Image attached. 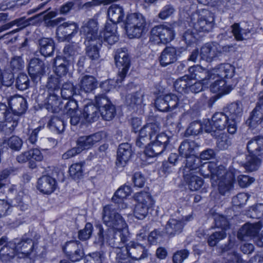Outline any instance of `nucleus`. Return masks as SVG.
<instances>
[{
	"label": "nucleus",
	"instance_id": "11",
	"mask_svg": "<svg viewBox=\"0 0 263 263\" xmlns=\"http://www.w3.org/2000/svg\"><path fill=\"white\" fill-rule=\"evenodd\" d=\"M230 119L223 112H217L215 114L212 118V121L210 123L211 127H204L206 133H211L213 136H217L218 134L223 133V130L227 127L228 128V122Z\"/></svg>",
	"mask_w": 263,
	"mask_h": 263
},
{
	"label": "nucleus",
	"instance_id": "23",
	"mask_svg": "<svg viewBox=\"0 0 263 263\" xmlns=\"http://www.w3.org/2000/svg\"><path fill=\"white\" fill-rule=\"evenodd\" d=\"M117 25L107 22L103 32L100 33L99 37L108 44L112 45L118 41L119 36L117 31Z\"/></svg>",
	"mask_w": 263,
	"mask_h": 263
},
{
	"label": "nucleus",
	"instance_id": "46",
	"mask_svg": "<svg viewBox=\"0 0 263 263\" xmlns=\"http://www.w3.org/2000/svg\"><path fill=\"white\" fill-rule=\"evenodd\" d=\"M232 28L233 35L237 41L247 39L250 33L249 29H242L238 24H234L232 25Z\"/></svg>",
	"mask_w": 263,
	"mask_h": 263
},
{
	"label": "nucleus",
	"instance_id": "63",
	"mask_svg": "<svg viewBox=\"0 0 263 263\" xmlns=\"http://www.w3.org/2000/svg\"><path fill=\"white\" fill-rule=\"evenodd\" d=\"M249 197L247 194L242 193L238 194L236 197L233 198V202L236 205H241L246 203Z\"/></svg>",
	"mask_w": 263,
	"mask_h": 263
},
{
	"label": "nucleus",
	"instance_id": "53",
	"mask_svg": "<svg viewBox=\"0 0 263 263\" xmlns=\"http://www.w3.org/2000/svg\"><path fill=\"white\" fill-rule=\"evenodd\" d=\"M92 229V225L90 223H87L84 229L79 232V238L83 240L89 239L91 235Z\"/></svg>",
	"mask_w": 263,
	"mask_h": 263
},
{
	"label": "nucleus",
	"instance_id": "9",
	"mask_svg": "<svg viewBox=\"0 0 263 263\" xmlns=\"http://www.w3.org/2000/svg\"><path fill=\"white\" fill-rule=\"evenodd\" d=\"M215 221L218 230L213 232L208 239L210 246H215L220 240L224 239L226 237V231L229 228L226 218L221 215H215Z\"/></svg>",
	"mask_w": 263,
	"mask_h": 263
},
{
	"label": "nucleus",
	"instance_id": "7",
	"mask_svg": "<svg viewBox=\"0 0 263 263\" xmlns=\"http://www.w3.org/2000/svg\"><path fill=\"white\" fill-rule=\"evenodd\" d=\"M221 52L219 46L215 43H206L200 48V54L199 51L194 50L192 52L189 60L196 62L198 57L201 60L211 62L215 60L220 55Z\"/></svg>",
	"mask_w": 263,
	"mask_h": 263
},
{
	"label": "nucleus",
	"instance_id": "36",
	"mask_svg": "<svg viewBox=\"0 0 263 263\" xmlns=\"http://www.w3.org/2000/svg\"><path fill=\"white\" fill-rule=\"evenodd\" d=\"M247 148L251 155H259L263 153V137H258L250 140Z\"/></svg>",
	"mask_w": 263,
	"mask_h": 263
},
{
	"label": "nucleus",
	"instance_id": "43",
	"mask_svg": "<svg viewBox=\"0 0 263 263\" xmlns=\"http://www.w3.org/2000/svg\"><path fill=\"white\" fill-rule=\"evenodd\" d=\"M146 147L145 154L148 157H155L160 154L164 149V146L160 145L154 140Z\"/></svg>",
	"mask_w": 263,
	"mask_h": 263
},
{
	"label": "nucleus",
	"instance_id": "22",
	"mask_svg": "<svg viewBox=\"0 0 263 263\" xmlns=\"http://www.w3.org/2000/svg\"><path fill=\"white\" fill-rule=\"evenodd\" d=\"M77 28L78 26L74 23H64L57 28V36L61 41L69 40L77 32Z\"/></svg>",
	"mask_w": 263,
	"mask_h": 263
},
{
	"label": "nucleus",
	"instance_id": "45",
	"mask_svg": "<svg viewBox=\"0 0 263 263\" xmlns=\"http://www.w3.org/2000/svg\"><path fill=\"white\" fill-rule=\"evenodd\" d=\"M126 104L134 108L140 106L143 102V95L141 92H136L134 95H129L126 99Z\"/></svg>",
	"mask_w": 263,
	"mask_h": 263
},
{
	"label": "nucleus",
	"instance_id": "60",
	"mask_svg": "<svg viewBox=\"0 0 263 263\" xmlns=\"http://www.w3.org/2000/svg\"><path fill=\"white\" fill-rule=\"evenodd\" d=\"M174 11L175 9L172 6H165L159 13V17L162 20H165L171 16Z\"/></svg>",
	"mask_w": 263,
	"mask_h": 263
},
{
	"label": "nucleus",
	"instance_id": "16",
	"mask_svg": "<svg viewBox=\"0 0 263 263\" xmlns=\"http://www.w3.org/2000/svg\"><path fill=\"white\" fill-rule=\"evenodd\" d=\"M95 102L98 106L102 118L109 121L111 120L115 115V106L111 104L108 100L103 95L96 97Z\"/></svg>",
	"mask_w": 263,
	"mask_h": 263
},
{
	"label": "nucleus",
	"instance_id": "8",
	"mask_svg": "<svg viewBox=\"0 0 263 263\" xmlns=\"http://www.w3.org/2000/svg\"><path fill=\"white\" fill-rule=\"evenodd\" d=\"M136 200L137 203L134 209V215L137 219H143L147 216L149 210L153 208L155 202L147 192L137 194Z\"/></svg>",
	"mask_w": 263,
	"mask_h": 263
},
{
	"label": "nucleus",
	"instance_id": "25",
	"mask_svg": "<svg viewBox=\"0 0 263 263\" xmlns=\"http://www.w3.org/2000/svg\"><path fill=\"white\" fill-rule=\"evenodd\" d=\"M55 187V179L49 176H42L37 181V189L43 194H50L54 191Z\"/></svg>",
	"mask_w": 263,
	"mask_h": 263
},
{
	"label": "nucleus",
	"instance_id": "32",
	"mask_svg": "<svg viewBox=\"0 0 263 263\" xmlns=\"http://www.w3.org/2000/svg\"><path fill=\"white\" fill-rule=\"evenodd\" d=\"M177 50L173 47H166L162 52L160 57V64L166 66L174 63L177 60Z\"/></svg>",
	"mask_w": 263,
	"mask_h": 263
},
{
	"label": "nucleus",
	"instance_id": "62",
	"mask_svg": "<svg viewBox=\"0 0 263 263\" xmlns=\"http://www.w3.org/2000/svg\"><path fill=\"white\" fill-rule=\"evenodd\" d=\"M86 263H102V256L99 252L93 253L86 256Z\"/></svg>",
	"mask_w": 263,
	"mask_h": 263
},
{
	"label": "nucleus",
	"instance_id": "15",
	"mask_svg": "<svg viewBox=\"0 0 263 263\" xmlns=\"http://www.w3.org/2000/svg\"><path fill=\"white\" fill-rule=\"evenodd\" d=\"M116 64L119 68L118 76L121 81L125 77L130 66V60L125 49H119L115 56Z\"/></svg>",
	"mask_w": 263,
	"mask_h": 263
},
{
	"label": "nucleus",
	"instance_id": "38",
	"mask_svg": "<svg viewBox=\"0 0 263 263\" xmlns=\"http://www.w3.org/2000/svg\"><path fill=\"white\" fill-rule=\"evenodd\" d=\"M261 122L263 123V107L258 105L252 111L247 123L250 127H254Z\"/></svg>",
	"mask_w": 263,
	"mask_h": 263
},
{
	"label": "nucleus",
	"instance_id": "30",
	"mask_svg": "<svg viewBox=\"0 0 263 263\" xmlns=\"http://www.w3.org/2000/svg\"><path fill=\"white\" fill-rule=\"evenodd\" d=\"M86 45V54L90 60H98L100 58V49L102 45V40H98L91 42H84Z\"/></svg>",
	"mask_w": 263,
	"mask_h": 263
},
{
	"label": "nucleus",
	"instance_id": "50",
	"mask_svg": "<svg viewBox=\"0 0 263 263\" xmlns=\"http://www.w3.org/2000/svg\"><path fill=\"white\" fill-rule=\"evenodd\" d=\"M29 79L28 77L23 73L20 74L16 82V85L17 88L21 90H24L27 89L29 87Z\"/></svg>",
	"mask_w": 263,
	"mask_h": 263
},
{
	"label": "nucleus",
	"instance_id": "2",
	"mask_svg": "<svg viewBox=\"0 0 263 263\" xmlns=\"http://www.w3.org/2000/svg\"><path fill=\"white\" fill-rule=\"evenodd\" d=\"M186 168L193 172L198 169L197 172L205 178L210 175L212 185L217 188L221 194H224L233 187L234 174L232 172L227 171L222 165L217 166L214 162H205L197 168L187 162Z\"/></svg>",
	"mask_w": 263,
	"mask_h": 263
},
{
	"label": "nucleus",
	"instance_id": "10",
	"mask_svg": "<svg viewBox=\"0 0 263 263\" xmlns=\"http://www.w3.org/2000/svg\"><path fill=\"white\" fill-rule=\"evenodd\" d=\"M242 112V104L239 102H235L229 105L225 110V114L230 119L228 122V132L230 134L236 133L237 123Z\"/></svg>",
	"mask_w": 263,
	"mask_h": 263
},
{
	"label": "nucleus",
	"instance_id": "4",
	"mask_svg": "<svg viewBox=\"0 0 263 263\" xmlns=\"http://www.w3.org/2000/svg\"><path fill=\"white\" fill-rule=\"evenodd\" d=\"M11 242L15 244L14 248L16 255L19 258H29L35 260L38 257H43V253L40 252L36 243L29 238L15 239Z\"/></svg>",
	"mask_w": 263,
	"mask_h": 263
},
{
	"label": "nucleus",
	"instance_id": "6",
	"mask_svg": "<svg viewBox=\"0 0 263 263\" xmlns=\"http://www.w3.org/2000/svg\"><path fill=\"white\" fill-rule=\"evenodd\" d=\"M175 36V33L172 25H159L152 29L150 40L155 44L165 45L173 41Z\"/></svg>",
	"mask_w": 263,
	"mask_h": 263
},
{
	"label": "nucleus",
	"instance_id": "54",
	"mask_svg": "<svg viewBox=\"0 0 263 263\" xmlns=\"http://www.w3.org/2000/svg\"><path fill=\"white\" fill-rule=\"evenodd\" d=\"M254 181V179L247 175H241L237 177V182L241 187H247Z\"/></svg>",
	"mask_w": 263,
	"mask_h": 263
},
{
	"label": "nucleus",
	"instance_id": "14",
	"mask_svg": "<svg viewBox=\"0 0 263 263\" xmlns=\"http://www.w3.org/2000/svg\"><path fill=\"white\" fill-rule=\"evenodd\" d=\"M159 130V126L155 123H149L145 125L140 130L136 145L139 147H143L149 140H152L154 135L158 133Z\"/></svg>",
	"mask_w": 263,
	"mask_h": 263
},
{
	"label": "nucleus",
	"instance_id": "47",
	"mask_svg": "<svg viewBox=\"0 0 263 263\" xmlns=\"http://www.w3.org/2000/svg\"><path fill=\"white\" fill-rule=\"evenodd\" d=\"M76 88H74L72 84L68 82L63 85L61 89V96L64 99H68L74 95H77Z\"/></svg>",
	"mask_w": 263,
	"mask_h": 263
},
{
	"label": "nucleus",
	"instance_id": "17",
	"mask_svg": "<svg viewBox=\"0 0 263 263\" xmlns=\"http://www.w3.org/2000/svg\"><path fill=\"white\" fill-rule=\"evenodd\" d=\"M98 23L95 20L91 19L84 22L80 28V34L84 37L85 42H91L101 40L98 35Z\"/></svg>",
	"mask_w": 263,
	"mask_h": 263
},
{
	"label": "nucleus",
	"instance_id": "51",
	"mask_svg": "<svg viewBox=\"0 0 263 263\" xmlns=\"http://www.w3.org/2000/svg\"><path fill=\"white\" fill-rule=\"evenodd\" d=\"M213 27L212 21H208L200 18L195 24L197 30L202 31H209Z\"/></svg>",
	"mask_w": 263,
	"mask_h": 263
},
{
	"label": "nucleus",
	"instance_id": "31",
	"mask_svg": "<svg viewBox=\"0 0 263 263\" xmlns=\"http://www.w3.org/2000/svg\"><path fill=\"white\" fill-rule=\"evenodd\" d=\"M14 246L15 244L9 241L1 249L0 259L2 262H9L17 256Z\"/></svg>",
	"mask_w": 263,
	"mask_h": 263
},
{
	"label": "nucleus",
	"instance_id": "24",
	"mask_svg": "<svg viewBox=\"0 0 263 263\" xmlns=\"http://www.w3.org/2000/svg\"><path fill=\"white\" fill-rule=\"evenodd\" d=\"M132 154V148L128 143L121 144L117 152L116 164L118 167L125 166L130 159Z\"/></svg>",
	"mask_w": 263,
	"mask_h": 263
},
{
	"label": "nucleus",
	"instance_id": "56",
	"mask_svg": "<svg viewBox=\"0 0 263 263\" xmlns=\"http://www.w3.org/2000/svg\"><path fill=\"white\" fill-rule=\"evenodd\" d=\"M63 63H61L55 69V72L57 76L62 77L66 75L68 71V67L72 63H69L63 59Z\"/></svg>",
	"mask_w": 263,
	"mask_h": 263
},
{
	"label": "nucleus",
	"instance_id": "20",
	"mask_svg": "<svg viewBox=\"0 0 263 263\" xmlns=\"http://www.w3.org/2000/svg\"><path fill=\"white\" fill-rule=\"evenodd\" d=\"M102 138L103 134L101 133H97L89 136H82L78 139L77 146L81 152L83 151L91 148L101 141Z\"/></svg>",
	"mask_w": 263,
	"mask_h": 263
},
{
	"label": "nucleus",
	"instance_id": "29",
	"mask_svg": "<svg viewBox=\"0 0 263 263\" xmlns=\"http://www.w3.org/2000/svg\"><path fill=\"white\" fill-rule=\"evenodd\" d=\"M125 16L123 8L117 4L111 5L108 9L107 16L110 21L109 23L116 25L123 20Z\"/></svg>",
	"mask_w": 263,
	"mask_h": 263
},
{
	"label": "nucleus",
	"instance_id": "48",
	"mask_svg": "<svg viewBox=\"0 0 263 263\" xmlns=\"http://www.w3.org/2000/svg\"><path fill=\"white\" fill-rule=\"evenodd\" d=\"M122 81L118 76L116 81L114 80H108L102 82L101 85V88L105 92H108L117 87H120Z\"/></svg>",
	"mask_w": 263,
	"mask_h": 263
},
{
	"label": "nucleus",
	"instance_id": "13",
	"mask_svg": "<svg viewBox=\"0 0 263 263\" xmlns=\"http://www.w3.org/2000/svg\"><path fill=\"white\" fill-rule=\"evenodd\" d=\"M179 104L178 98L172 93L160 96L155 101L156 107L161 111H171L178 106Z\"/></svg>",
	"mask_w": 263,
	"mask_h": 263
},
{
	"label": "nucleus",
	"instance_id": "59",
	"mask_svg": "<svg viewBox=\"0 0 263 263\" xmlns=\"http://www.w3.org/2000/svg\"><path fill=\"white\" fill-rule=\"evenodd\" d=\"M195 146V143L194 141H184L181 143L179 147L180 153L182 155L186 156L187 153L186 151H188L189 153H191L193 151L194 147Z\"/></svg>",
	"mask_w": 263,
	"mask_h": 263
},
{
	"label": "nucleus",
	"instance_id": "5",
	"mask_svg": "<svg viewBox=\"0 0 263 263\" xmlns=\"http://www.w3.org/2000/svg\"><path fill=\"white\" fill-rule=\"evenodd\" d=\"M146 25L145 19L141 14L132 13L127 15L125 29L129 38L140 37L146 31Z\"/></svg>",
	"mask_w": 263,
	"mask_h": 263
},
{
	"label": "nucleus",
	"instance_id": "61",
	"mask_svg": "<svg viewBox=\"0 0 263 263\" xmlns=\"http://www.w3.org/2000/svg\"><path fill=\"white\" fill-rule=\"evenodd\" d=\"M49 125L51 128L54 127L58 132H61L64 129V123L62 120L54 117L50 120Z\"/></svg>",
	"mask_w": 263,
	"mask_h": 263
},
{
	"label": "nucleus",
	"instance_id": "39",
	"mask_svg": "<svg viewBox=\"0 0 263 263\" xmlns=\"http://www.w3.org/2000/svg\"><path fill=\"white\" fill-rule=\"evenodd\" d=\"M190 84V78L188 75H185L175 81L174 87L178 92L185 94L190 92L189 86Z\"/></svg>",
	"mask_w": 263,
	"mask_h": 263
},
{
	"label": "nucleus",
	"instance_id": "58",
	"mask_svg": "<svg viewBox=\"0 0 263 263\" xmlns=\"http://www.w3.org/2000/svg\"><path fill=\"white\" fill-rule=\"evenodd\" d=\"M189 252L186 250H182L176 252L173 255L174 263H183V261L188 257Z\"/></svg>",
	"mask_w": 263,
	"mask_h": 263
},
{
	"label": "nucleus",
	"instance_id": "40",
	"mask_svg": "<svg viewBox=\"0 0 263 263\" xmlns=\"http://www.w3.org/2000/svg\"><path fill=\"white\" fill-rule=\"evenodd\" d=\"M40 51L44 57L51 56L54 50V42L49 38H43L40 41Z\"/></svg>",
	"mask_w": 263,
	"mask_h": 263
},
{
	"label": "nucleus",
	"instance_id": "28",
	"mask_svg": "<svg viewBox=\"0 0 263 263\" xmlns=\"http://www.w3.org/2000/svg\"><path fill=\"white\" fill-rule=\"evenodd\" d=\"M261 228L260 222L246 223L238 231L237 237L240 240H245L248 237L255 236Z\"/></svg>",
	"mask_w": 263,
	"mask_h": 263
},
{
	"label": "nucleus",
	"instance_id": "57",
	"mask_svg": "<svg viewBox=\"0 0 263 263\" xmlns=\"http://www.w3.org/2000/svg\"><path fill=\"white\" fill-rule=\"evenodd\" d=\"M191 80V84L189 86L190 92L194 93H198L203 90V87H206L208 83L206 82L197 81L194 83L192 82L193 80Z\"/></svg>",
	"mask_w": 263,
	"mask_h": 263
},
{
	"label": "nucleus",
	"instance_id": "27",
	"mask_svg": "<svg viewBox=\"0 0 263 263\" xmlns=\"http://www.w3.org/2000/svg\"><path fill=\"white\" fill-rule=\"evenodd\" d=\"M28 72L34 81L40 80L41 76L44 72L43 63L36 58L31 60L29 64Z\"/></svg>",
	"mask_w": 263,
	"mask_h": 263
},
{
	"label": "nucleus",
	"instance_id": "12",
	"mask_svg": "<svg viewBox=\"0 0 263 263\" xmlns=\"http://www.w3.org/2000/svg\"><path fill=\"white\" fill-rule=\"evenodd\" d=\"M0 123L2 129L5 132L12 131L17 125V116L3 103H0Z\"/></svg>",
	"mask_w": 263,
	"mask_h": 263
},
{
	"label": "nucleus",
	"instance_id": "35",
	"mask_svg": "<svg viewBox=\"0 0 263 263\" xmlns=\"http://www.w3.org/2000/svg\"><path fill=\"white\" fill-rule=\"evenodd\" d=\"M10 110L17 114H22L26 110V102L24 98L21 97H13L8 103Z\"/></svg>",
	"mask_w": 263,
	"mask_h": 263
},
{
	"label": "nucleus",
	"instance_id": "41",
	"mask_svg": "<svg viewBox=\"0 0 263 263\" xmlns=\"http://www.w3.org/2000/svg\"><path fill=\"white\" fill-rule=\"evenodd\" d=\"M261 160L255 155L247 156L246 160L243 163L245 169L249 172H253L257 170L260 166Z\"/></svg>",
	"mask_w": 263,
	"mask_h": 263
},
{
	"label": "nucleus",
	"instance_id": "64",
	"mask_svg": "<svg viewBox=\"0 0 263 263\" xmlns=\"http://www.w3.org/2000/svg\"><path fill=\"white\" fill-rule=\"evenodd\" d=\"M10 205L6 201L0 199V218L9 214L10 211Z\"/></svg>",
	"mask_w": 263,
	"mask_h": 263
},
{
	"label": "nucleus",
	"instance_id": "3",
	"mask_svg": "<svg viewBox=\"0 0 263 263\" xmlns=\"http://www.w3.org/2000/svg\"><path fill=\"white\" fill-rule=\"evenodd\" d=\"M64 112L70 118V123L73 125H76L80 121L84 118L87 122H92L98 117V106L92 104L86 105L83 112L78 109L77 102L74 100H71L66 104Z\"/></svg>",
	"mask_w": 263,
	"mask_h": 263
},
{
	"label": "nucleus",
	"instance_id": "49",
	"mask_svg": "<svg viewBox=\"0 0 263 263\" xmlns=\"http://www.w3.org/2000/svg\"><path fill=\"white\" fill-rule=\"evenodd\" d=\"M70 176L74 179H78L83 176L82 165L80 163L72 164L69 168Z\"/></svg>",
	"mask_w": 263,
	"mask_h": 263
},
{
	"label": "nucleus",
	"instance_id": "19",
	"mask_svg": "<svg viewBox=\"0 0 263 263\" xmlns=\"http://www.w3.org/2000/svg\"><path fill=\"white\" fill-rule=\"evenodd\" d=\"M234 72V68L230 64H223L219 65L217 67L210 70V78L212 80L216 78L225 80L233 77Z\"/></svg>",
	"mask_w": 263,
	"mask_h": 263
},
{
	"label": "nucleus",
	"instance_id": "37",
	"mask_svg": "<svg viewBox=\"0 0 263 263\" xmlns=\"http://www.w3.org/2000/svg\"><path fill=\"white\" fill-rule=\"evenodd\" d=\"M187 168H185L184 172V177L187 181L189 186L192 191H197L200 189L203 184V180L198 176L194 175V172L192 171L189 174H186Z\"/></svg>",
	"mask_w": 263,
	"mask_h": 263
},
{
	"label": "nucleus",
	"instance_id": "1",
	"mask_svg": "<svg viewBox=\"0 0 263 263\" xmlns=\"http://www.w3.org/2000/svg\"><path fill=\"white\" fill-rule=\"evenodd\" d=\"M102 220L104 224L108 228V230L104 233L102 226L97 225L96 228L98 232L96 236L95 243L102 246L105 242H107L112 247L122 248V245L116 244L113 239H116L115 235H118L122 244L126 242L129 235L128 227L123 217L116 212L114 205H107L104 207Z\"/></svg>",
	"mask_w": 263,
	"mask_h": 263
},
{
	"label": "nucleus",
	"instance_id": "21",
	"mask_svg": "<svg viewBox=\"0 0 263 263\" xmlns=\"http://www.w3.org/2000/svg\"><path fill=\"white\" fill-rule=\"evenodd\" d=\"M63 250L69 256L72 261H79L84 256L82 245L78 241H70L66 243L63 248Z\"/></svg>",
	"mask_w": 263,
	"mask_h": 263
},
{
	"label": "nucleus",
	"instance_id": "34",
	"mask_svg": "<svg viewBox=\"0 0 263 263\" xmlns=\"http://www.w3.org/2000/svg\"><path fill=\"white\" fill-rule=\"evenodd\" d=\"M97 85L95 78L88 75L83 76L79 83L80 90L85 93L91 92L97 87Z\"/></svg>",
	"mask_w": 263,
	"mask_h": 263
},
{
	"label": "nucleus",
	"instance_id": "26",
	"mask_svg": "<svg viewBox=\"0 0 263 263\" xmlns=\"http://www.w3.org/2000/svg\"><path fill=\"white\" fill-rule=\"evenodd\" d=\"M190 73L189 78L192 80H197L198 81L206 82L212 80L210 78V71H207L206 69L203 68L199 65L192 66L189 69Z\"/></svg>",
	"mask_w": 263,
	"mask_h": 263
},
{
	"label": "nucleus",
	"instance_id": "55",
	"mask_svg": "<svg viewBox=\"0 0 263 263\" xmlns=\"http://www.w3.org/2000/svg\"><path fill=\"white\" fill-rule=\"evenodd\" d=\"M215 137L218 138L217 146L220 149H225L228 148L230 144V141L228 140L224 133L218 134L217 136Z\"/></svg>",
	"mask_w": 263,
	"mask_h": 263
},
{
	"label": "nucleus",
	"instance_id": "18",
	"mask_svg": "<svg viewBox=\"0 0 263 263\" xmlns=\"http://www.w3.org/2000/svg\"><path fill=\"white\" fill-rule=\"evenodd\" d=\"M192 216L172 218L168 221L165 228V233L170 236H173L181 232L185 222L190 220Z\"/></svg>",
	"mask_w": 263,
	"mask_h": 263
},
{
	"label": "nucleus",
	"instance_id": "52",
	"mask_svg": "<svg viewBox=\"0 0 263 263\" xmlns=\"http://www.w3.org/2000/svg\"><path fill=\"white\" fill-rule=\"evenodd\" d=\"M7 144L11 149L19 151L22 147L23 142L18 137L12 136L8 139Z\"/></svg>",
	"mask_w": 263,
	"mask_h": 263
},
{
	"label": "nucleus",
	"instance_id": "42",
	"mask_svg": "<svg viewBox=\"0 0 263 263\" xmlns=\"http://www.w3.org/2000/svg\"><path fill=\"white\" fill-rule=\"evenodd\" d=\"M79 46L77 44H68L64 49L63 59L69 63H73L74 57L78 52Z\"/></svg>",
	"mask_w": 263,
	"mask_h": 263
},
{
	"label": "nucleus",
	"instance_id": "44",
	"mask_svg": "<svg viewBox=\"0 0 263 263\" xmlns=\"http://www.w3.org/2000/svg\"><path fill=\"white\" fill-rule=\"evenodd\" d=\"M131 192L130 187L127 185H124L120 187L115 193L112 197V200L115 203H119L120 201H123Z\"/></svg>",
	"mask_w": 263,
	"mask_h": 263
},
{
	"label": "nucleus",
	"instance_id": "33",
	"mask_svg": "<svg viewBox=\"0 0 263 263\" xmlns=\"http://www.w3.org/2000/svg\"><path fill=\"white\" fill-rule=\"evenodd\" d=\"M215 81L211 85V90L214 93H218L219 95H226L229 93L233 88L227 84L226 80L216 78Z\"/></svg>",
	"mask_w": 263,
	"mask_h": 263
}]
</instances>
